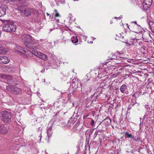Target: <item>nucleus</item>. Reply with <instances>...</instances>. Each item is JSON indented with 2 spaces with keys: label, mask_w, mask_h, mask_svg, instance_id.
I'll return each mask as SVG.
<instances>
[{
  "label": "nucleus",
  "mask_w": 154,
  "mask_h": 154,
  "mask_svg": "<svg viewBox=\"0 0 154 154\" xmlns=\"http://www.w3.org/2000/svg\"><path fill=\"white\" fill-rule=\"evenodd\" d=\"M2 22L5 23L2 27L3 30L4 31L7 32H14L16 29V26L14 24L13 21L8 20L0 19Z\"/></svg>",
  "instance_id": "f257e3e1"
},
{
  "label": "nucleus",
  "mask_w": 154,
  "mask_h": 154,
  "mask_svg": "<svg viewBox=\"0 0 154 154\" xmlns=\"http://www.w3.org/2000/svg\"><path fill=\"white\" fill-rule=\"evenodd\" d=\"M21 38L24 41V44L26 47L30 49H34L35 46L33 43L31 36L28 34H24L21 35Z\"/></svg>",
  "instance_id": "f03ea898"
},
{
  "label": "nucleus",
  "mask_w": 154,
  "mask_h": 154,
  "mask_svg": "<svg viewBox=\"0 0 154 154\" xmlns=\"http://www.w3.org/2000/svg\"><path fill=\"white\" fill-rule=\"evenodd\" d=\"M0 117L1 120L5 123H8L11 122V113L6 110L0 112Z\"/></svg>",
  "instance_id": "7ed1b4c3"
},
{
  "label": "nucleus",
  "mask_w": 154,
  "mask_h": 154,
  "mask_svg": "<svg viewBox=\"0 0 154 154\" xmlns=\"http://www.w3.org/2000/svg\"><path fill=\"white\" fill-rule=\"evenodd\" d=\"M133 23H134L136 24L137 26L139 27H140V26L139 25H138L137 24V22L136 21H132L131 22V24L130 25H128V24H127V27L131 30L132 31H133V32L137 33H140L141 32V33L142 32V31H138L137 29H136V27L137 26L136 25H134L133 24Z\"/></svg>",
  "instance_id": "20e7f679"
},
{
  "label": "nucleus",
  "mask_w": 154,
  "mask_h": 154,
  "mask_svg": "<svg viewBox=\"0 0 154 154\" xmlns=\"http://www.w3.org/2000/svg\"><path fill=\"white\" fill-rule=\"evenodd\" d=\"M152 0H143V9L144 11L149 9L152 5Z\"/></svg>",
  "instance_id": "39448f33"
},
{
  "label": "nucleus",
  "mask_w": 154,
  "mask_h": 154,
  "mask_svg": "<svg viewBox=\"0 0 154 154\" xmlns=\"http://www.w3.org/2000/svg\"><path fill=\"white\" fill-rule=\"evenodd\" d=\"M32 53L35 56L43 60H45L47 59V56L46 55L41 52L33 51H32Z\"/></svg>",
  "instance_id": "423d86ee"
},
{
  "label": "nucleus",
  "mask_w": 154,
  "mask_h": 154,
  "mask_svg": "<svg viewBox=\"0 0 154 154\" xmlns=\"http://www.w3.org/2000/svg\"><path fill=\"white\" fill-rule=\"evenodd\" d=\"M32 9L29 8H25L22 14L26 17H28L31 15Z\"/></svg>",
  "instance_id": "0eeeda50"
},
{
  "label": "nucleus",
  "mask_w": 154,
  "mask_h": 154,
  "mask_svg": "<svg viewBox=\"0 0 154 154\" xmlns=\"http://www.w3.org/2000/svg\"><path fill=\"white\" fill-rule=\"evenodd\" d=\"M8 130L3 125H0V134H5L8 132Z\"/></svg>",
  "instance_id": "6e6552de"
},
{
  "label": "nucleus",
  "mask_w": 154,
  "mask_h": 154,
  "mask_svg": "<svg viewBox=\"0 0 154 154\" xmlns=\"http://www.w3.org/2000/svg\"><path fill=\"white\" fill-rule=\"evenodd\" d=\"M11 92L15 94H18L22 91L20 89L14 86H12L11 88Z\"/></svg>",
  "instance_id": "1a4fd4ad"
},
{
  "label": "nucleus",
  "mask_w": 154,
  "mask_h": 154,
  "mask_svg": "<svg viewBox=\"0 0 154 154\" xmlns=\"http://www.w3.org/2000/svg\"><path fill=\"white\" fill-rule=\"evenodd\" d=\"M18 51L19 53H20L21 54H27V52H28V50H26L25 49L23 48V47L19 46L18 47Z\"/></svg>",
  "instance_id": "9d476101"
},
{
  "label": "nucleus",
  "mask_w": 154,
  "mask_h": 154,
  "mask_svg": "<svg viewBox=\"0 0 154 154\" xmlns=\"http://www.w3.org/2000/svg\"><path fill=\"white\" fill-rule=\"evenodd\" d=\"M1 62L4 64H7L9 62L10 60L6 56H1L0 57Z\"/></svg>",
  "instance_id": "9b49d317"
},
{
  "label": "nucleus",
  "mask_w": 154,
  "mask_h": 154,
  "mask_svg": "<svg viewBox=\"0 0 154 154\" xmlns=\"http://www.w3.org/2000/svg\"><path fill=\"white\" fill-rule=\"evenodd\" d=\"M6 8L5 7H0V17L5 15L6 14Z\"/></svg>",
  "instance_id": "f8f14e48"
},
{
  "label": "nucleus",
  "mask_w": 154,
  "mask_h": 154,
  "mask_svg": "<svg viewBox=\"0 0 154 154\" xmlns=\"http://www.w3.org/2000/svg\"><path fill=\"white\" fill-rule=\"evenodd\" d=\"M149 25L152 32L154 33V22L150 21L149 22Z\"/></svg>",
  "instance_id": "ddd939ff"
},
{
  "label": "nucleus",
  "mask_w": 154,
  "mask_h": 154,
  "mask_svg": "<svg viewBox=\"0 0 154 154\" xmlns=\"http://www.w3.org/2000/svg\"><path fill=\"white\" fill-rule=\"evenodd\" d=\"M142 38L144 39L147 40V38H149L150 36V34L147 32H144L142 34Z\"/></svg>",
  "instance_id": "4468645a"
},
{
  "label": "nucleus",
  "mask_w": 154,
  "mask_h": 154,
  "mask_svg": "<svg viewBox=\"0 0 154 154\" xmlns=\"http://www.w3.org/2000/svg\"><path fill=\"white\" fill-rule=\"evenodd\" d=\"M8 50L7 49L3 47H0V54H6Z\"/></svg>",
  "instance_id": "2eb2a0df"
},
{
  "label": "nucleus",
  "mask_w": 154,
  "mask_h": 154,
  "mask_svg": "<svg viewBox=\"0 0 154 154\" xmlns=\"http://www.w3.org/2000/svg\"><path fill=\"white\" fill-rule=\"evenodd\" d=\"M120 89L122 93H124L127 89L126 85L125 84L123 85L120 87Z\"/></svg>",
  "instance_id": "dca6fc26"
},
{
  "label": "nucleus",
  "mask_w": 154,
  "mask_h": 154,
  "mask_svg": "<svg viewBox=\"0 0 154 154\" xmlns=\"http://www.w3.org/2000/svg\"><path fill=\"white\" fill-rule=\"evenodd\" d=\"M98 127L101 129L100 130V131H104L107 128V127H106V126H105L103 124H101V123H100Z\"/></svg>",
  "instance_id": "f3484780"
},
{
  "label": "nucleus",
  "mask_w": 154,
  "mask_h": 154,
  "mask_svg": "<svg viewBox=\"0 0 154 154\" xmlns=\"http://www.w3.org/2000/svg\"><path fill=\"white\" fill-rule=\"evenodd\" d=\"M76 36H73L71 38V41L73 43H76L78 42V39Z\"/></svg>",
  "instance_id": "a211bd4d"
},
{
  "label": "nucleus",
  "mask_w": 154,
  "mask_h": 154,
  "mask_svg": "<svg viewBox=\"0 0 154 154\" xmlns=\"http://www.w3.org/2000/svg\"><path fill=\"white\" fill-rule=\"evenodd\" d=\"M133 135L131 133H129L127 132H126L125 133V137L128 138H133Z\"/></svg>",
  "instance_id": "6ab92c4d"
},
{
  "label": "nucleus",
  "mask_w": 154,
  "mask_h": 154,
  "mask_svg": "<svg viewBox=\"0 0 154 154\" xmlns=\"http://www.w3.org/2000/svg\"><path fill=\"white\" fill-rule=\"evenodd\" d=\"M103 121L106 124L108 125L110 124L111 123V120L108 118H106L103 120Z\"/></svg>",
  "instance_id": "aec40b11"
},
{
  "label": "nucleus",
  "mask_w": 154,
  "mask_h": 154,
  "mask_svg": "<svg viewBox=\"0 0 154 154\" xmlns=\"http://www.w3.org/2000/svg\"><path fill=\"white\" fill-rule=\"evenodd\" d=\"M47 131L48 137H51L52 134L51 128V127H50L48 128Z\"/></svg>",
  "instance_id": "412c9836"
},
{
  "label": "nucleus",
  "mask_w": 154,
  "mask_h": 154,
  "mask_svg": "<svg viewBox=\"0 0 154 154\" xmlns=\"http://www.w3.org/2000/svg\"><path fill=\"white\" fill-rule=\"evenodd\" d=\"M11 83L13 85V86L15 85H17L19 83V82H18L17 80H11Z\"/></svg>",
  "instance_id": "4be33fe9"
},
{
  "label": "nucleus",
  "mask_w": 154,
  "mask_h": 154,
  "mask_svg": "<svg viewBox=\"0 0 154 154\" xmlns=\"http://www.w3.org/2000/svg\"><path fill=\"white\" fill-rule=\"evenodd\" d=\"M25 8L23 7L20 6L18 7V11L20 12L22 14L23 11L25 10Z\"/></svg>",
  "instance_id": "5701e85b"
},
{
  "label": "nucleus",
  "mask_w": 154,
  "mask_h": 154,
  "mask_svg": "<svg viewBox=\"0 0 154 154\" xmlns=\"http://www.w3.org/2000/svg\"><path fill=\"white\" fill-rule=\"evenodd\" d=\"M132 139H133V140L136 142H138L140 140V138L136 137H134V136L133 137Z\"/></svg>",
  "instance_id": "b1692460"
},
{
  "label": "nucleus",
  "mask_w": 154,
  "mask_h": 154,
  "mask_svg": "<svg viewBox=\"0 0 154 154\" xmlns=\"http://www.w3.org/2000/svg\"><path fill=\"white\" fill-rule=\"evenodd\" d=\"M102 132V131H100V130H99L98 131H96L94 133V137H96V136H97V135H99L98 133L99 132Z\"/></svg>",
  "instance_id": "393cba45"
},
{
  "label": "nucleus",
  "mask_w": 154,
  "mask_h": 154,
  "mask_svg": "<svg viewBox=\"0 0 154 154\" xmlns=\"http://www.w3.org/2000/svg\"><path fill=\"white\" fill-rule=\"evenodd\" d=\"M54 16L56 17H60V14H59V13L58 12H57V13L54 14Z\"/></svg>",
  "instance_id": "a878e982"
},
{
  "label": "nucleus",
  "mask_w": 154,
  "mask_h": 154,
  "mask_svg": "<svg viewBox=\"0 0 154 154\" xmlns=\"http://www.w3.org/2000/svg\"><path fill=\"white\" fill-rule=\"evenodd\" d=\"M101 124H103L105 126H106V127L107 126H108V125H106V123L103 121V120L102 121V122H101Z\"/></svg>",
  "instance_id": "bb28decb"
},
{
  "label": "nucleus",
  "mask_w": 154,
  "mask_h": 154,
  "mask_svg": "<svg viewBox=\"0 0 154 154\" xmlns=\"http://www.w3.org/2000/svg\"><path fill=\"white\" fill-rule=\"evenodd\" d=\"M94 123V121L93 120H92L91 122V125H93Z\"/></svg>",
  "instance_id": "cd10ccee"
},
{
  "label": "nucleus",
  "mask_w": 154,
  "mask_h": 154,
  "mask_svg": "<svg viewBox=\"0 0 154 154\" xmlns=\"http://www.w3.org/2000/svg\"><path fill=\"white\" fill-rule=\"evenodd\" d=\"M116 58H117L116 57H115L114 56H112V57L111 58H110V59L112 60H114V59H117Z\"/></svg>",
  "instance_id": "c85d7f7f"
},
{
  "label": "nucleus",
  "mask_w": 154,
  "mask_h": 154,
  "mask_svg": "<svg viewBox=\"0 0 154 154\" xmlns=\"http://www.w3.org/2000/svg\"><path fill=\"white\" fill-rule=\"evenodd\" d=\"M17 0H6V1H13V2H15Z\"/></svg>",
  "instance_id": "c756f323"
},
{
  "label": "nucleus",
  "mask_w": 154,
  "mask_h": 154,
  "mask_svg": "<svg viewBox=\"0 0 154 154\" xmlns=\"http://www.w3.org/2000/svg\"><path fill=\"white\" fill-rule=\"evenodd\" d=\"M134 104H135V103L133 104H131L130 105V106H129L130 107V106H131H131H133L134 105Z\"/></svg>",
  "instance_id": "7c9ffc66"
},
{
  "label": "nucleus",
  "mask_w": 154,
  "mask_h": 154,
  "mask_svg": "<svg viewBox=\"0 0 154 154\" xmlns=\"http://www.w3.org/2000/svg\"><path fill=\"white\" fill-rule=\"evenodd\" d=\"M54 11L56 13H57V12H58L57 10L56 9L54 10Z\"/></svg>",
  "instance_id": "2f4dec72"
},
{
  "label": "nucleus",
  "mask_w": 154,
  "mask_h": 154,
  "mask_svg": "<svg viewBox=\"0 0 154 154\" xmlns=\"http://www.w3.org/2000/svg\"><path fill=\"white\" fill-rule=\"evenodd\" d=\"M146 116H147L146 114L145 113V115H144V119H145V117H146Z\"/></svg>",
  "instance_id": "473e14b6"
},
{
  "label": "nucleus",
  "mask_w": 154,
  "mask_h": 154,
  "mask_svg": "<svg viewBox=\"0 0 154 154\" xmlns=\"http://www.w3.org/2000/svg\"><path fill=\"white\" fill-rule=\"evenodd\" d=\"M142 48L143 49V50H145V47H143Z\"/></svg>",
  "instance_id": "72a5a7b5"
},
{
  "label": "nucleus",
  "mask_w": 154,
  "mask_h": 154,
  "mask_svg": "<svg viewBox=\"0 0 154 154\" xmlns=\"http://www.w3.org/2000/svg\"><path fill=\"white\" fill-rule=\"evenodd\" d=\"M46 14L48 16L49 15V14L48 13H46Z\"/></svg>",
  "instance_id": "f704fd0d"
},
{
  "label": "nucleus",
  "mask_w": 154,
  "mask_h": 154,
  "mask_svg": "<svg viewBox=\"0 0 154 154\" xmlns=\"http://www.w3.org/2000/svg\"><path fill=\"white\" fill-rule=\"evenodd\" d=\"M121 17H119V18H118V19L119 20L121 19Z\"/></svg>",
  "instance_id": "c9c22d12"
},
{
  "label": "nucleus",
  "mask_w": 154,
  "mask_h": 154,
  "mask_svg": "<svg viewBox=\"0 0 154 154\" xmlns=\"http://www.w3.org/2000/svg\"><path fill=\"white\" fill-rule=\"evenodd\" d=\"M9 86H8V87H7V89H8V88H9Z\"/></svg>",
  "instance_id": "e433bc0d"
},
{
  "label": "nucleus",
  "mask_w": 154,
  "mask_h": 154,
  "mask_svg": "<svg viewBox=\"0 0 154 154\" xmlns=\"http://www.w3.org/2000/svg\"><path fill=\"white\" fill-rule=\"evenodd\" d=\"M123 137H122V139H123V140L124 139H123Z\"/></svg>",
  "instance_id": "4c0bfd02"
},
{
  "label": "nucleus",
  "mask_w": 154,
  "mask_h": 154,
  "mask_svg": "<svg viewBox=\"0 0 154 154\" xmlns=\"http://www.w3.org/2000/svg\"><path fill=\"white\" fill-rule=\"evenodd\" d=\"M87 132H88V131H86V133Z\"/></svg>",
  "instance_id": "58836bf2"
},
{
  "label": "nucleus",
  "mask_w": 154,
  "mask_h": 154,
  "mask_svg": "<svg viewBox=\"0 0 154 154\" xmlns=\"http://www.w3.org/2000/svg\"><path fill=\"white\" fill-rule=\"evenodd\" d=\"M131 44H129V45H131Z\"/></svg>",
  "instance_id": "ea45409f"
},
{
  "label": "nucleus",
  "mask_w": 154,
  "mask_h": 154,
  "mask_svg": "<svg viewBox=\"0 0 154 154\" xmlns=\"http://www.w3.org/2000/svg\"><path fill=\"white\" fill-rule=\"evenodd\" d=\"M91 42V43H93V42L92 41V42Z\"/></svg>",
  "instance_id": "a19ab883"
},
{
  "label": "nucleus",
  "mask_w": 154,
  "mask_h": 154,
  "mask_svg": "<svg viewBox=\"0 0 154 154\" xmlns=\"http://www.w3.org/2000/svg\"><path fill=\"white\" fill-rule=\"evenodd\" d=\"M93 130H92V132H91V133L93 131Z\"/></svg>",
  "instance_id": "79ce46f5"
},
{
  "label": "nucleus",
  "mask_w": 154,
  "mask_h": 154,
  "mask_svg": "<svg viewBox=\"0 0 154 154\" xmlns=\"http://www.w3.org/2000/svg\"><path fill=\"white\" fill-rule=\"evenodd\" d=\"M123 133H121V134H122Z\"/></svg>",
  "instance_id": "37998d69"
}]
</instances>
